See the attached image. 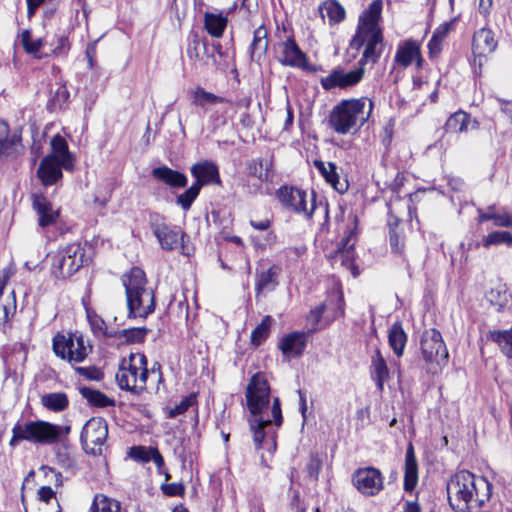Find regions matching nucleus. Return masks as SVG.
<instances>
[{
    "instance_id": "obj_1",
    "label": "nucleus",
    "mask_w": 512,
    "mask_h": 512,
    "mask_svg": "<svg viewBox=\"0 0 512 512\" xmlns=\"http://www.w3.org/2000/svg\"><path fill=\"white\" fill-rule=\"evenodd\" d=\"M246 400L251 413L248 421L255 448L266 449L272 454L276 449V436L275 432H266V428L270 427L272 422L277 427L281 426L283 417L278 397L273 398L269 410L270 386L264 373L258 372L252 376L246 389Z\"/></svg>"
},
{
    "instance_id": "obj_2",
    "label": "nucleus",
    "mask_w": 512,
    "mask_h": 512,
    "mask_svg": "<svg viewBox=\"0 0 512 512\" xmlns=\"http://www.w3.org/2000/svg\"><path fill=\"white\" fill-rule=\"evenodd\" d=\"M382 0H374L359 17L355 35L350 41V47L359 50L364 47L359 65L375 64L384 50V36L380 27Z\"/></svg>"
},
{
    "instance_id": "obj_3",
    "label": "nucleus",
    "mask_w": 512,
    "mask_h": 512,
    "mask_svg": "<svg viewBox=\"0 0 512 512\" xmlns=\"http://www.w3.org/2000/svg\"><path fill=\"white\" fill-rule=\"evenodd\" d=\"M492 494L491 483L462 470L454 474L447 483V495L451 508L456 512H468L480 508Z\"/></svg>"
},
{
    "instance_id": "obj_4",
    "label": "nucleus",
    "mask_w": 512,
    "mask_h": 512,
    "mask_svg": "<svg viewBox=\"0 0 512 512\" xmlns=\"http://www.w3.org/2000/svg\"><path fill=\"white\" fill-rule=\"evenodd\" d=\"M121 280L125 288L129 318H145L154 312V291L146 287V275L141 268H131L122 275Z\"/></svg>"
},
{
    "instance_id": "obj_5",
    "label": "nucleus",
    "mask_w": 512,
    "mask_h": 512,
    "mask_svg": "<svg viewBox=\"0 0 512 512\" xmlns=\"http://www.w3.org/2000/svg\"><path fill=\"white\" fill-rule=\"evenodd\" d=\"M373 110V101L367 97L345 99L330 112L328 123L337 134H348L368 121Z\"/></svg>"
},
{
    "instance_id": "obj_6",
    "label": "nucleus",
    "mask_w": 512,
    "mask_h": 512,
    "mask_svg": "<svg viewBox=\"0 0 512 512\" xmlns=\"http://www.w3.org/2000/svg\"><path fill=\"white\" fill-rule=\"evenodd\" d=\"M69 433V426H60L44 420H19L12 428L9 446L14 448L24 441L35 445H51Z\"/></svg>"
},
{
    "instance_id": "obj_7",
    "label": "nucleus",
    "mask_w": 512,
    "mask_h": 512,
    "mask_svg": "<svg viewBox=\"0 0 512 512\" xmlns=\"http://www.w3.org/2000/svg\"><path fill=\"white\" fill-rule=\"evenodd\" d=\"M272 49L279 63L288 67L306 68L307 57L295 41L289 23H277L273 34Z\"/></svg>"
},
{
    "instance_id": "obj_8",
    "label": "nucleus",
    "mask_w": 512,
    "mask_h": 512,
    "mask_svg": "<svg viewBox=\"0 0 512 512\" xmlns=\"http://www.w3.org/2000/svg\"><path fill=\"white\" fill-rule=\"evenodd\" d=\"M148 373L146 356L136 353L122 360L115 378L122 390L139 393L146 387Z\"/></svg>"
},
{
    "instance_id": "obj_9",
    "label": "nucleus",
    "mask_w": 512,
    "mask_h": 512,
    "mask_svg": "<svg viewBox=\"0 0 512 512\" xmlns=\"http://www.w3.org/2000/svg\"><path fill=\"white\" fill-rule=\"evenodd\" d=\"M423 360L428 365V371L436 373L448 361V351L437 329L424 331L420 341Z\"/></svg>"
},
{
    "instance_id": "obj_10",
    "label": "nucleus",
    "mask_w": 512,
    "mask_h": 512,
    "mask_svg": "<svg viewBox=\"0 0 512 512\" xmlns=\"http://www.w3.org/2000/svg\"><path fill=\"white\" fill-rule=\"evenodd\" d=\"M108 436V425L101 417H92L84 425L80 440L86 453L92 455L102 454Z\"/></svg>"
},
{
    "instance_id": "obj_11",
    "label": "nucleus",
    "mask_w": 512,
    "mask_h": 512,
    "mask_svg": "<svg viewBox=\"0 0 512 512\" xmlns=\"http://www.w3.org/2000/svg\"><path fill=\"white\" fill-rule=\"evenodd\" d=\"M352 483L362 495L375 496L384 488V477L375 467H361L353 472Z\"/></svg>"
},
{
    "instance_id": "obj_12",
    "label": "nucleus",
    "mask_w": 512,
    "mask_h": 512,
    "mask_svg": "<svg viewBox=\"0 0 512 512\" xmlns=\"http://www.w3.org/2000/svg\"><path fill=\"white\" fill-rule=\"evenodd\" d=\"M277 196L284 207L303 214L307 218L313 215L316 208L314 196H311L310 205L308 206L307 193L298 188L282 187L278 190Z\"/></svg>"
},
{
    "instance_id": "obj_13",
    "label": "nucleus",
    "mask_w": 512,
    "mask_h": 512,
    "mask_svg": "<svg viewBox=\"0 0 512 512\" xmlns=\"http://www.w3.org/2000/svg\"><path fill=\"white\" fill-rule=\"evenodd\" d=\"M153 233L158 239L161 247L166 251L182 249L185 256L189 253L185 251L184 232L178 227H170L165 223H154L152 225Z\"/></svg>"
},
{
    "instance_id": "obj_14",
    "label": "nucleus",
    "mask_w": 512,
    "mask_h": 512,
    "mask_svg": "<svg viewBox=\"0 0 512 512\" xmlns=\"http://www.w3.org/2000/svg\"><path fill=\"white\" fill-rule=\"evenodd\" d=\"M16 267L10 263L7 267L3 268L0 272V328L4 326L11 316L14 315L16 310V299L14 290L9 295L3 298V290L9 279L15 274Z\"/></svg>"
},
{
    "instance_id": "obj_15",
    "label": "nucleus",
    "mask_w": 512,
    "mask_h": 512,
    "mask_svg": "<svg viewBox=\"0 0 512 512\" xmlns=\"http://www.w3.org/2000/svg\"><path fill=\"white\" fill-rule=\"evenodd\" d=\"M364 66L345 72L343 69H335L328 76L321 79V85L326 90L336 87L347 88L358 84L364 76Z\"/></svg>"
},
{
    "instance_id": "obj_16",
    "label": "nucleus",
    "mask_w": 512,
    "mask_h": 512,
    "mask_svg": "<svg viewBox=\"0 0 512 512\" xmlns=\"http://www.w3.org/2000/svg\"><path fill=\"white\" fill-rule=\"evenodd\" d=\"M394 60L398 65L404 68L410 66L415 61L417 67L420 68L423 58L421 56L419 42L413 39L401 42L397 47Z\"/></svg>"
},
{
    "instance_id": "obj_17",
    "label": "nucleus",
    "mask_w": 512,
    "mask_h": 512,
    "mask_svg": "<svg viewBox=\"0 0 512 512\" xmlns=\"http://www.w3.org/2000/svg\"><path fill=\"white\" fill-rule=\"evenodd\" d=\"M191 174L196 179L194 182L201 188L208 184H221L219 170L217 165L212 161H202L191 167Z\"/></svg>"
},
{
    "instance_id": "obj_18",
    "label": "nucleus",
    "mask_w": 512,
    "mask_h": 512,
    "mask_svg": "<svg viewBox=\"0 0 512 512\" xmlns=\"http://www.w3.org/2000/svg\"><path fill=\"white\" fill-rule=\"evenodd\" d=\"M63 166L60 161L53 160L52 156H45L37 169V177L44 186H51L63 177Z\"/></svg>"
},
{
    "instance_id": "obj_19",
    "label": "nucleus",
    "mask_w": 512,
    "mask_h": 512,
    "mask_svg": "<svg viewBox=\"0 0 512 512\" xmlns=\"http://www.w3.org/2000/svg\"><path fill=\"white\" fill-rule=\"evenodd\" d=\"M269 32L262 24L253 31V39L249 46L250 58L252 61L261 63L266 56L269 47Z\"/></svg>"
},
{
    "instance_id": "obj_20",
    "label": "nucleus",
    "mask_w": 512,
    "mask_h": 512,
    "mask_svg": "<svg viewBox=\"0 0 512 512\" xmlns=\"http://www.w3.org/2000/svg\"><path fill=\"white\" fill-rule=\"evenodd\" d=\"M33 208L38 215V223L41 227L54 224L59 217V211L53 209L51 202L43 195L33 196Z\"/></svg>"
},
{
    "instance_id": "obj_21",
    "label": "nucleus",
    "mask_w": 512,
    "mask_h": 512,
    "mask_svg": "<svg viewBox=\"0 0 512 512\" xmlns=\"http://www.w3.org/2000/svg\"><path fill=\"white\" fill-rule=\"evenodd\" d=\"M50 145L51 153L48 156H52L53 160L60 161L66 171H72L75 159L69 151L65 138L57 134L51 139Z\"/></svg>"
},
{
    "instance_id": "obj_22",
    "label": "nucleus",
    "mask_w": 512,
    "mask_h": 512,
    "mask_svg": "<svg viewBox=\"0 0 512 512\" xmlns=\"http://www.w3.org/2000/svg\"><path fill=\"white\" fill-rule=\"evenodd\" d=\"M328 307L324 313V326L330 325L334 320L344 315V297L340 287L334 288L323 303Z\"/></svg>"
},
{
    "instance_id": "obj_23",
    "label": "nucleus",
    "mask_w": 512,
    "mask_h": 512,
    "mask_svg": "<svg viewBox=\"0 0 512 512\" xmlns=\"http://www.w3.org/2000/svg\"><path fill=\"white\" fill-rule=\"evenodd\" d=\"M278 347L287 358L299 357L306 347V336L304 333L292 332L280 340Z\"/></svg>"
},
{
    "instance_id": "obj_24",
    "label": "nucleus",
    "mask_w": 512,
    "mask_h": 512,
    "mask_svg": "<svg viewBox=\"0 0 512 512\" xmlns=\"http://www.w3.org/2000/svg\"><path fill=\"white\" fill-rule=\"evenodd\" d=\"M91 258H52L51 272L56 278L72 276Z\"/></svg>"
},
{
    "instance_id": "obj_25",
    "label": "nucleus",
    "mask_w": 512,
    "mask_h": 512,
    "mask_svg": "<svg viewBox=\"0 0 512 512\" xmlns=\"http://www.w3.org/2000/svg\"><path fill=\"white\" fill-rule=\"evenodd\" d=\"M498 42L494 32L489 28H481L473 35L472 52L480 54H491L497 48Z\"/></svg>"
},
{
    "instance_id": "obj_26",
    "label": "nucleus",
    "mask_w": 512,
    "mask_h": 512,
    "mask_svg": "<svg viewBox=\"0 0 512 512\" xmlns=\"http://www.w3.org/2000/svg\"><path fill=\"white\" fill-rule=\"evenodd\" d=\"M249 174L257 178L261 183H271L275 173L273 169V157L253 159L248 164Z\"/></svg>"
},
{
    "instance_id": "obj_27",
    "label": "nucleus",
    "mask_w": 512,
    "mask_h": 512,
    "mask_svg": "<svg viewBox=\"0 0 512 512\" xmlns=\"http://www.w3.org/2000/svg\"><path fill=\"white\" fill-rule=\"evenodd\" d=\"M418 483V464L415 457L413 445L410 443L405 454L404 467V490L411 492Z\"/></svg>"
},
{
    "instance_id": "obj_28",
    "label": "nucleus",
    "mask_w": 512,
    "mask_h": 512,
    "mask_svg": "<svg viewBox=\"0 0 512 512\" xmlns=\"http://www.w3.org/2000/svg\"><path fill=\"white\" fill-rule=\"evenodd\" d=\"M389 371L381 351L376 348L371 357L370 373L380 391L383 390L384 383L389 379Z\"/></svg>"
},
{
    "instance_id": "obj_29",
    "label": "nucleus",
    "mask_w": 512,
    "mask_h": 512,
    "mask_svg": "<svg viewBox=\"0 0 512 512\" xmlns=\"http://www.w3.org/2000/svg\"><path fill=\"white\" fill-rule=\"evenodd\" d=\"M478 122L463 111L452 114L445 123V130L451 133L467 132L469 129H476Z\"/></svg>"
},
{
    "instance_id": "obj_30",
    "label": "nucleus",
    "mask_w": 512,
    "mask_h": 512,
    "mask_svg": "<svg viewBox=\"0 0 512 512\" xmlns=\"http://www.w3.org/2000/svg\"><path fill=\"white\" fill-rule=\"evenodd\" d=\"M152 176L173 188H182L187 185V177L167 166L156 167L152 170Z\"/></svg>"
},
{
    "instance_id": "obj_31",
    "label": "nucleus",
    "mask_w": 512,
    "mask_h": 512,
    "mask_svg": "<svg viewBox=\"0 0 512 512\" xmlns=\"http://www.w3.org/2000/svg\"><path fill=\"white\" fill-rule=\"evenodd\" d=\"M314 166L318 169V171L321 173V175L325 178V180L331 184V186L338 191L339 193H344L347 188L348 184L346 181L341 182L340 177L337 173V166L332 163H324L320 160L314 161Z\"/></svg>"
},
{
    "instance_id": "obj_32",
    "label": "nucleus",
    "mask_w": 512,
    "mask_h": 512,
    "mask_svg": "<svg viewBox=\"0 0 512 512\" xmlns=\"http://www.w3.org/2000/svg\"><path fill=\"white\" fill-rule=\"evenodd\" d=\"M227 23L228 19L222 12H206L204 15V27L212 37H221L226 29Z\"/></svg>"
},
{
    "instance_id": "obj_33",
    "label": "nucleus",
    "mask_w": 512,
    "mask_h": 512,
    "mask_svg": "<svg viewBox=\"0 0 512 512\" xmlns=\"http://www.w3.org/2000/svg\"><path fill=\"white\" fill-rule=\"evenodd\" d=\"M250 225L259 230V231H267L265 238L263 241H260L258 237H254L255 246L258 247L261 251H264L267 246H271L276 239L275 234L272 231H268L271 226V219L265 217L263 219H251L249 221Z\"/></svg>"
},
{
    "instance_id": "obj_34",
    "label": "nucleus",
    "mask_w": 512,
    "mask_h": 512,
    "mask_svg": "<svg viewBox=\"0 0 512 512\" xmlns=\"http://www.w3.org/2000/svg\"><path fill=\"white\" fill-rule=\"evenodd\" d=\"M407 341V335L401 324L395 323L391 326L388 333V342L397 357L403 355L404 347Z\"/></svg>"
},
{
    "instance_id": "obj_35",
    "label": "nucleus",
    "mask_w": 512,
    "mask_h": 512,
    "mask_svg": "<svg viewBox=\"0 0 512 512\" xmlns=\"http://www.w3.org/2000/svg\"><path fill=\"white\" fill-rule=\"evenodd\" d=\"M489 339L497 343L500 351L508 359H512V329L490 331Z\"/></svg>"
},
{
    "instance_id": "obj_36",
    "label": "nucleus",
    "mask_w": 512,
    "mask_h": 512,
    "mask_svg": "<svg viewBox=\"0 0 512 512\" xmlns=\"http://www.w3.org/2000/svg\"><path fill=\"white\" fill-rule=\"evenodd\" d=\"M487 301L500 311L509 301L506 284L498 282L485 295Z\"/></svg>"
},
{
    "instance_id": "obj_37",
    "label": "nucleus",
    "mask_w": 512,
    "mask_h": 512,
    "mask_svg": "<svg viewBox=\"0 0 512 512\" xmlns=\"http://www.w3.org/2000/svg\"><path fill=\"white\" fill-rule=\"evenodd\" d=\"M79 392L87 402L96 407H107L114 406L115 402L113 399L107 397L104 393L99 390L82 386L79 388Z\"/></svg>"
},
{
    "instance_id": "obj_38",
    "label": "nucleus",
    "mask_w": 512,
    "mask_h": 512,
    "mask_svg": "<svg viewBox=\"0 0 512 512\" xmlns=\"http://www.w3.org/2000/svg\"><path fill=\"white\" fill-rule=\"evenodd\" d=\"M70 363H80L91 353L92 347L82 335L73 334V347L70 348Z\"/></svg>"
},
{
    "instance_id": "obj_39",
    "label": "nucleus",
    "mask_w": 512,
    "mask_h": 512,
    "mask_svg": "<svg viewBox=\"0 0 512 512\" xmlns=\"http://www.w3.org/2000/svg\"><path fill=\"white\" fill-rule=\"evenodd\" d=\"M42 405L50 411L60 412L69 404L67 395L62 392L48 393L41 398Z\"/></svg>"
},
{
    "instance_id": "obj_40",
    "label": "nucleus",
    "mask_w": 512,
    "mask_h": 512,
    "mask_svg": "<svg viewBox=\"0 0 512 512\" xmlns=\"http://www.w3.org/2000/svg\"><path fill=\"white\" fill-rule=\"evenodd\" d=\"M53 351L56 356L61 359L70 362V348L73 347V334L65 336L63 334H57L53 338Z\"/></svg>"
},
{
    "instance_id": "obj_41",
    "label": "nucleus",
    "mask_w": 512,
    "mask_h": 512,
    "mask_svg": "<svg viewBox=\"0 0 512 512\" xmlns=\"http://www.w3.org/2000/svg\"><path fill=\"white\" fill-rule=\"evenodd\" d=\"M87 318L93 333L98 337L114 338L118 336L115 329H109L105 321L96 313H87Z\"/></svg>"
},
{
    "instance_id": "obj_42",
    "label": "nucleus",
    "mask_w": 512,
    "mask_h": 512,
    "mask_svg": "<svg viewBox=\"0 0 512 512\" xmlns=\"http://www.w3.org/2000/svg\"><path fill=\"white\" fill-rule=\"evenodd\" d=\"M91 512H121L120 502L103 494L94 497Z\"/></svg>"
},
{
    "instance_id": "obj_43",
    "label": "nucleus",
    "mask_w": 512,
    "mask_h": 512,
    "mask_svg": "<svg viewBox=\"0 0 512 512\" xmlns=\"http://www.w3.org/2000/svg\"><path fill=\"white\" fill-rule=\"evenodd\" d=\"M229 101L223 97L217 96L213 93H210L203 89L202 87H197L193 92V104L196 106L204 107L208 104H217V103H228Z\"/></svg>"
},
{
    "instance_id": "obj_44",
    "label": "nucleus",
    "mask_w": 512,
    "mask_h": 512,
    "mask_svg": "<svg viewBox=\"0 0 512 512\" xmlns=\"http://www.w3.org/2000/svg\"><path fill=\"white\" fill-rule=\"evenodd\" d=\"M272 324L271 316H265L261 323L251 333V344L254 347L261 345L269 336Z\"/></svg>"
},
{
    "instance_id": "obj_45",
    "label": "nucleus",
    "mask_w": 512,
    "mask_h": 512,
    "mask_svg": "<svg viewBox=\"0 0 512 512\" xmlns=\"http://www.w3.org/2000/svg\"><path fill=\"white\" fill-rule=\"evenodd\" d=\"M322 16H327L330 23H339L345 18V10L337 1L329 0L324 4Z\"/></svg>"
},
{
    "instance_id": "obj_46",
    "label": "nucleus",
    "mask_w": 512,
    "mask_h": 512,
    "mask_svg": "<svg viewBox=\"0 0 512 512\" xmlns=\"http://www.w3.org/2000/svg\"><path fill=\"white\" fill-rule=\"evenodd\" d=\"M278 271L279 269L277 267L272 266L267 271L262 272L256 284L257 289L259 291L273 290L277 284Z\"/></svg>"
},
{
    "instance_id": "obj_47",
    "label": "nucleus",
    "mask_w": 512,
    "mask_h": 512,
    "mask_svg": "<svg viewBox=\"0 0 512 512\" xmlns=\"http://www.w3.org/2000/svg\"><path fill=\"white\" fill-rule=\"evenodd\" d=\"M21 44L27 53L33 54L37 58H41L37 53L44 45V40L42 38L33 40L31 32L29 30H24L21 33Z\"/></svg>"
},
{
    "instance_id": "obj_48",
    "label": "nucleus",
    "mask_w": 512,
    "mask_h": 512,
    "mask_svg": "<svg viewBox=\"0 0 512 512\" xmlns=\"http://www.w3.org/2000/svg\"><path fill=\"white\" fill-rule=\"evenodd\" d=\"M505 244L506 246H512V234L508 231H495L488 234L483 239V246H497Z\"/></svg>"
},
{
    "instance_id": "obj_49",
    "label": "nucleus",
    "mask_w": 512,
    "mask_h": 512,
    "mask_svg": "<svg viewBox=\"0 0 512 512\" xmlns=\"http://www.w3.org/2000/svg\"><path fill=\"white\" fill-rule=\"evenodd\" d=\"M389 244L391 252L394 254H402L404 252L405 240L403 231L393 228V222L389 221Z\"/></svg>"
},
{
    "instance_id": "obj_50",
    "label": "nucleus",
    "mask_w": 512,
    "mask_h": 512,
    "mask_svg": "<svg viewBox=\"0 0 512 512\" xmlns=\"http://www.w3.org/2000/svg\"><path fill=\"white\" fill-rule=\"evenodd\" d=\"M118 336L116 338H125L129 343H139L144 341L149 330L145 327L129 328L123 330H116Z\"/></svg>"
},
{
    "instance_id": "obj_51",
    "label": "nucleus",
    "mask_w": 512,
    "mask_h": 512,
    "mask_svg": "<svg viewBox=\"0 0 512 512\" xmlns=\"http://www.w3.org/2000/svg\"><path fill=\"white\" fill-rule=\"evenodd\" d=\"M198 184L193 183L184 193L177 197V204H179L184 211L190 209L192 203L200 193Z\"/></svg>"
},
{
    "instance_id": "obj_52",
    "label": "nucleus",
    "mask_w": 512,
    "mask_h": 512,
    "mask_svg": "<svg viewBox=\"0 0 512 512\" xmlns=\"http://www.w3.org/2000/svg\"><path fill=\"white\" fill-rule=\"evenodd\" d=\"M327 307H328L327 304H320L310 311V313L307 316V321L312 326L311 331H316L319 328L325 327L324 326V316H325L324 313H325Z\"/></svg>"
},
{
    "instance_id": "obj_53",
    "label": "nucleus",
    "mask_w": 512,
    "mask_h": 512,
    "mask_svg": "<svg viewBox=\"0 0 512 512\" xmlns=\"http://www.w3.org/2000/svg\"><path fill=\"white\" fill-rule=\"evenodd\" d=\"M155 447L134 446L130 448L129 456L135 461L147 463L151 461V455Z\"/></svg>"
},
{
    "instance_id": "obj_54",
    "label": "nucleus",
    "mask_w": 512,
    "mask_h": 512,
    "mask_svg": "<svg viewBox=\"0 0 512 512\" xmlns=\"http://www.w3.org/2000/svg\"><path fill=\"white\" fill-rule=\"evenodd\" d=\"M196 401V395L190 394L180 401L179 404L171 408L168 412L169 418H176L177 416L184 414Z\"/></svg>"
},
{
    "instance_id": "obj_55",
    "label": "nucleus",
    "mask_w": 512,
    "mask_h": 512,
    "mask_svg": "<svg viewBox=\"0 0 512 512\" xmlns=\"http://www.w3.org/2000/svg\"><path fill=\"white\" fill-rule=\"evenodd\" d=\"M321 468H322V460L319 457V455L311 454L309 461L306 465V470H307L308 476L313 480H317Z\"/></svg>"
},
{
    "instance_id": "obj_56",
    "label": "nucleus",
    "mask_w": 512,
    "mask_h": 512,
    "mask_svg": "<svg viewBox=\"0 0 512 512\" xmlns=\"http://www.w3.org/2000/svg\"><path fill=\"white\" fill-rule=\"evenodd\" d=\"M69 98V91L65 85L59 86L50 99V104L56 108H62Z\"/></svg>"
},
{
    "instance_id": "obj_57",
    "label": "nucleus",
    "mask_w": 512,
    "mask_h": 512,
    "mask_svg": "<svg viewBox=\"0 0 512 512\" xmlns=\"http://www.w3.org/2000/svg\"><path fill=\"white\" fill-rule=\"evenodd\" d=\"M19 140L13 139H0V155L12 156L17 153Z\"/></svg>"
},
{
    "instance_id": "obj_58",
    "label": "nucleus",
    "mask_w": 512,
    "mask_h": 512,
    "mask_svg": "<svg viewBox=\"0 0 512 512\" xmlns=\"http://www.w3.org/2000/svg\"><path fill=\"white\" fill-rule=\"evenodd\" d=\"M492 221L494 222V225L499 227H512V213L506 209H502L501 212L495 211Z\"/></svg>"
},
{
    "instance_id": "obj_59",
    "label": "nucleus",
    "mask_w": 512,
    "mask_h": 512,
    "mask_svg": "<svg viewBox=\"0 0 512 512\" xmlns=\"http://www.w3.org/2000/svg\"><path fill=\"white\" fill-rule=\"evenodd\" d=\"M75 371L88 380L99 381L103 377V373L95 366L75 367Z\"/></svg>"
},
{
    "instance_id": "obj_60",
    "label": "nucleus",
    "mask_w": 512,
    "mask_h": 512,
    "mask_svg": "<svg viewBox=\"0 0 512 512\" xmlns=\"http://www.w3.org/2000/svg\"><path fill=\"white\" fill-rule=\"evenodd\" d=\"M356 243V233L354 230L349 229V233L346 237H344L339 245V252L341 253H350L354 248Z\"/></svg>"
},
{
    "instance_id": "obj_61",
    "label": "nucleus",
    "mask_w": 512,
    "mask_h": 512,
    "mask_svg": "<svg viewBox=\"0 0 512 512\" xmlns=\"http://www.w3.org/2000/svg\"><path fill=\"white\" fill-rule=\"evenodd\" d=\"M53 45L52 53L56 56L66 55L70 48L68 38L65 35L57 36L56 44Z\"/></svg>"
},
{
    "instance_id": "obj_62",
    "label": "nucleus",
    "mask_w": 512,
    "mask_h": 512,
    "mask_svg": "<svg viewBox=\"0 0 512 512\" xmlns=\"http://www.w3.org/2000/svg\"><path fill=\"white\" fill-rule=\"evenodd\" d=\"M161 490L167 496H177L184 493V486L181 483L162 484Z\"/></svg>"
},
{
    "instance_id": "obj_63",
    "label": "nucleus",
    "mask_w": 512,
    "mask_h": 512,
    "mask_svg": "<svg viewBox=\"0 0 512 512\" xmlns=\"http://www.w3.org/2000/svg\"><path fill=\"white\" fill-rule=\"evenodd\" d=\"M489 54H477L473 53V60H472V67L474 74L481 75L482 74V68L484 64L487 62V56Z\"/></svg>"
},
{
    "instance_id": "obj_64",
    "label": "nucleus",
    "mask_w": 512,
    "mask_h": 512,
    "mask_svg": "<svg viewBox=\"0 0 512 512\" xmlns=\"http://www.w3.org/2000/svg\"><path fill=\"white\" fill-rule=\"evenodd\" d=\"M452 27L453 22H444L435 29L432 36L443 41L452 30Z\"/></svg>"
}]
</instances>
